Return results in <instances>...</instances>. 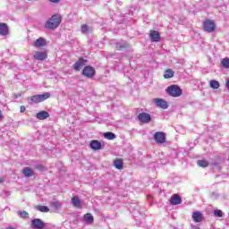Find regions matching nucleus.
<instances>
[{
    "mask_svg": "<svg viewBox=\"0 0 229 229\" xmlns=\"http://www.w3.org/2000/svg\"><path fill=\"white\" fill-rule=\"evenodd\" d=\"M62 24V15L59 13L54 14L50 17V19L46 22L45 28L47 30H55L58 26Z\"/></svg>",
    "mask_w": 229,
    "mask_h": 229,
    "instance_id": "nucleus-1",
    "label": "nucleus"
},
{
    "mask_svg": "<svg viewBox=\"0 0 229 229\" xmlns=\"http://www.w3.org/2000/svg\"><path fill=\"white\" fill-rule=\"evenodd\" d=\"M166 92L172 98H180L182 94V90L178 85H171L166 89Z\"/></svg>",
    "mask_w": 229,
    "mask_h": 229,
    "instance_id": "nucleus-2",
    "label": "nucleus"
},
{
    "mask_svg": "<svg viewBox=\"0 0 229 229\" xmlns=\"http://www.w3.org/2000/svg\"><path fill=\"white\" fill-rule=\"evenodd\" d=\"M202 28L204 31H207L208 33H212L216 31V22L212 20H205L202 24Z\"/></svg>",
    "mask_w": 229,
    "mask_h": 229,
    "instance_id": "nucleus-3",
    "label": "nucleus"
},
{
    "mask_svg": "<svg viewBox=\"0 0 229 229\" xmlns=\"http://www.w3.org/2000/svg\"><path fill=\"white\" fill-rule=\"evenodd\" d=\"M82 74L86 78H94L96 76V70L92 66H85L82 70Z\"/></svg>",
    "mask_w": 229,
    "mask_h": 229,
    "instance_id": "nucleus-4",
    "label": "nucleus"
},
{
    "mask_svg": "<svg viewBox=\"0 0 229 229\" xmlns=\"http://www.w3.org/2000/svg\"><path fill=\"white\" fill-rule=\"evenodd\" d=\"M88 60L82 57L79 58V60L73 64L74 71L80 72L85 65L88 64Z\"/></svg>",
    "mask_w": 229,
    "mask_h": 229,
    "instance_id": "nucleus-5",
    "label": "nucleus"
},
{
    "mask_svg": "<svg viewBox=\"0 0 229 229\" xmlns=\"http://www.w3.org/2000/svg\"><path fill=\"white\" fill-rule=\"evenodd\" d=\"M153 103H155L158 108H162V110H167V108L169 107V105H167V101L162 98H153Z\"/></svg>",
    "mask_w": 229,
    "mask_h": 229,
    "instance_id": "nucleus-6",
    "label": "nucleus"
},
{
    "mask_svg": "<svg viewBox=\"0 0 229 229\" xmlns=\"http://www.w3.org/2000/svg\"><path fill=\"white\" fill-rule=\"evenodd\" d=\"M30 227L33 229H43L46 227V224L40 218H35L31 221Z\"/></svg>",
    "mask_w": 229,
    "mask_h": 229,
    "instance_id": "nucleus-7",
    "label": "nucleus"
},
{
    "mask_svg": "<svg viewBox=\"0 0 229 229\" xmlns=\"http://www.w3.org/2000/svg\"><path fill=\"white\" fill-rule=\"evenodd\" d=\"M34 60L44 62L47 58V52L46 51H36L33 55Z\"/></svg>",
    "mask_w": 229,
    "mask_h": 229,
    "instance_id": "nucleus-8",
    "label": "nucleus"
},
{
    "mask_svg": "<svg viewBox=\"0 0 229 229\" xmlns=\"http://www.w3.org/2000/svg\"><path fill=\"white\" fill-rule=\"evenodd\" d=\"M138 119L140 123H143L144 124H147L148 123H151V115L148 113H140L138 115Z\"/></svg>",
    "mask_w": 229,
    "mask_h": 229,
    "instance_id": "nucleus-9",
    "label": "nucleus"
},
{
    "mask_svg": "<svg viewBox=\"0 0 229 229\" xmlns=\"http://www.w3.org/2000/svg\"><path fill=\"white\" fill-rule=\"evenodd\" d=\"M154 140L157 144H164L165 142V133L157 131L154 134Z\"/></svg>",
    "mask_w": 229,
    "mask_h": 229,
    "instance_id": "nucleus-10",
    "label": "nucleus"
},
{
    "mask_svg": "<svg viewBox=\"0 0 229 229\" xmlns=\"http://www.w3.org/2000/svg\"><path fill=\"white\" fill-rule=\"evenodd\" d=\"M47 44V41H46V38H38V39L33 43V46H34V47L40 48V47H46Z\"/></svg>",
    "mask_w": 229,
    "mask_h": 229,
    "instance_id": "nucleus-11",
    "label": "nucleus"
},
{
    "mask_svg": "<svg viewBox=\"0 0 229 229\" xmlns=\"http://www.w3.org/2000/svg\"><path fill=\"white\" fill-rule=\"evenodd\" d=\"M149 37L152 42H160V33L157 30H150Z\"/></svg>",
    "mask_w": 229,
    "mask_h": 229,
    "instance_id": "nucleus-12",
    "label": "nucleus"
},
{
    "mask_svg": "<svg viewBox=\"0 0 229 229\" xmlns=\"http://www.w3.org/2000/svg\"><path fill=\"white\" fill-rule=\"evenodd\" d=\"M90 148L94 151H99V149H101V142L98 140H93L90 141Z\"/></svg>",
    "mask_w": 229,
    "mask_h": 229,
    "instance_id": "nucleus-13",
    "label": "nucleus"
},
{
    "mask_svg": "<svg viewBox=\"0 0 229 229\" xmlns=\"http://www.w3.org/2000/svg\"><path fill=\"white\" fill-rule=\"evenodd\" d=\"M192 219L195 223H201L203 221V214L199 211L193 212Z\"/></svg>",
    "mask_w": 229,
    "mask_h": 229,
    "instance_id": "nucleus-14",
    "label": "nucleus"
},
{
    "mask_svg": "<svg viewBox=\"0 0 229 229\" xmlns=\"http://www.w3.org/2000/svg\"><path fill=\"white\" fill-rule=\"evenodd\" d=\"M172 205H180L182 203V198L178 194H174L170 199Z\"/></svg>",
    "mask_w": 229,
    "mask_h": 229,
    "instance_id": "nucleus-15",
    "label": "nucleus"
},
{
    "mask_svg": "<svg viewBox=\"0 0 229 229\" xmlns=\"http://www.w3.org/2000/svg\"><path fill=\"white\" fill-rule=\"evenodd\" d=\"M36 117L39 121H44V120L49 118V113H47V111H41L36 114Z\"/></svg>",
    "mask_w": 229,
    "mask_h": 229,
    "instance_id": "nucleus-16",
    "label": "nucleus"
},
{
    "mask_svg": "<svg viewBox=\"0 0 229 229\" xmlns=\"http://www.w3.org/2000/svg\"><path fill=\"white\" fill-rule=\"evenodd\" d=\"M0 35L3 37L8 35V25L4 22L0 23Z\"/></svg>",
    "mask_w": 229,
    "mask_h": 229,
    "instance_id": "nucleus-17",
    "label": "nucleus"
},
{
    "mask_svg": "<svg viewBox=\"0 0 229 229\" xmlns=\"http://www.w3.org/2000/svg\"><path fill=\"white\" fill-rule=\"evenodd\" d=\"M22 173L26 178H31L33 176V169L30 166L24 167Z\"/></svg>",
    "mask_w": 229,
    "mask_h": 229,
    "instance_id": "nucleus-18",
    "label": "nucleus"
},
{
    "mask_svg": "<svg viewBox=\"0 0 229 229\" xmlns=\"http://www.w3.org/2000/svg\"><path fill=\"white\" fill-rule=\"evenodd\" d=\"M114 165L116 169H124V163H123V159L121 158L114 159Z\"/></svg>",
    "mask_w": 229,
    "mask_h": 229,
    "instance_id": "nucleus-19",
    "label": "nucleus"
},
{
    "mask_svg": "<svg viewBox=\"0 0 229 229\" xmlns=\"http://www.w3.org/2000/svg\"><path fill=\"white\" fill-rule=\"evenodd\" d=\"M72 205H73L75 208H81V200H80V198H78V196H74L72 199Z\"/></svg>",
    "mask_w": 229,
    "mask_h": 229,
    "instance_id": "nucleus-20",
    "label": "nucleus"
},
{
    "mask_svg": "<svg viewBox=\"0 0 229 229\" xmlns=\"http://www.w3.org/2000/svg\"><path fill=\"white\" fill-rule=\"evenodd\" d=\"M83 219L85 223H88L89 225H92L94 223V216L90 213H87L83 216Z\"/></svg>",
    "mask_w": 229,
    "mask_h": 229,
    "instance_id": "nucleus-21",
    "label": "nucleus"
},
{
    "mask_svg": "<svg viewBox=\"0 0 229 229\" xmlns=\"http://www.w3.org/2000/svg\"><path fill=\"white\" fill-rule=\"evenodd\" d=\"M28 101L30 105H32V103H41L39 95H34L31 98H29Z\"/></svg>",
    "mask_w": 229,
    "mask_h": 229,
    "instance_id": "nucleus-22",
    "label": "nucleus"
},
{
    "mask_svg": "<svg viewBox=\"0 0 229 229\" xmlns=\"http://www.w3.org/2000/svg\"><path fill=\"white\" fill-rule=\"evenodd\" d=\"M174 76V71L171 69H166L164 74V78L165 80H169L170 78H173Z\"/></svg>",
    "mask_w": 229,
    "mask_h": 229,
    "instance_id": "nucleus-23",
    "label": "nucleus"
},
{
    "mask_svg": "<svg viewBox=\"0 0 229 229\" xmlns=\"http://www.w3.org/2000/svg\"><path fill=\"white\" fill-rule=\"evenodd\" d=\"M209 86L211 87V89L217 90V89H219V87H220V84H219V81H217L216 80H212L209 82Z\"/></svg>",
    "mask_w": 229,
    "mask_h": 229,
    "instance_id": "nucleus-24",
    "label": "nucleus"
},
{
    "mask_svg": "<svg viewBox=\"0 0 229 229\" xmlns=\"http://www.w3.org/2000/svg\"><path fill=\"white\" fill-rule=\"evenodd\" d=\"M104 137L108 140H114L115 139V134L114 132L107 131L104 133Z\"/></svg>",
    "mask_w": 229,
    "mask_h": 229,
    "instance_id": "nucleus-25",
    "label": "nucleus"
},
{
    "mask_svg": "<svg viewBox=\"0 0 229 229\" xmlns=\"http://www.w3.org/2000/svg\"><path fill=\"white\" fill-rule=\"evenodd\" d=\"M221 65L224 69H229V58L225 57L221 60Z\"/></svg>",
    "mask_w": 229,
    "mask_h": 229,
    "instance_id": "nucleus-26",
    "label": "nucleus"
},
{
    "mask_svg": "<svg viewBox=\"0 0 229 229\" xmlns=\"http://www.w3.org/2000/svg\"><path fill=\"white\" fill-rule=\"evenodd\" d=\"M39 96V100L41 101H46V99H49V98H51V93L49 92H46L42 95H38Z\"/></svg>",
    "mask_w": 229,
    "mask_h": 229,
    "instance_id": "nucleus-27",
    "label": "nucleus"
},
{
    "mask_svg": "<svg viewBox=\"0 0 229 229\" xmlns=\"http://www.w3.org/2000/svg\"><path fill=\"white\" fill-rule=\"evenodd\" d=\"M18 215L21 219H30V213L28 211H19Z\"/></svg>",
    "mask_w": 229,
    "mask_h": 229,
    "instance_id": "nucleus-28",
    "label": "nucleus"
},
{
    "mask_svg": "<svg viewBox=\"0 0 229 229\" xmlns=\"http://www.w3.org/2000/svg\"><path fill=\"white\" fill-rule=\"evenodd\" d=\"M197 165H199V167H208V161L207 160H198L197 161Z\"/></svg>",
    "mask_w": 229,
    "mask_h": 229,
    "instance_id": "nucleus-29",
    "label": "nucleus"
},
{
    "mask_svg": "<svg viewBox=\"0 0 229 229\" xmlns=\"http://www.w3.org/2000/svg\"><path fill=\"white\" fill-rule=\"evenodd\" d=\"M36 208L39 212H49V208H47V206H37Z\"/></svg>",
    "mask_w": 229,
    "mask_h": 229,
    "instance_id": "nucleus-30",
    "label": "nucleus"
},
{
    "mask_svg": "<svg viewBox=\"0 0 229 229\" xmlns=\"http://www.w3.org/2000/svg\"><path fill=\"white\" fill-rule=\"evenodd\" d=\"M52 207L55 210H60V208H62V204L60 202H53Z\"/></svg>",
    "mask_w": 229,
    "mask_h": 229,
    "instance_id": "nucleus-31",
    "label": "nucleus"
},
{
    "mask_svg": "<svg viewBox=\"0 0 229 229\" xmlns=\"http://www.w3.org/2000/svg\"><path fill=\"white\" fill-rule=\"evenodd\" d=\"M215 217H223V211L220 209H216L214 211Z\"/></svg>",
    "mask_w": 229,
    "mask_h": 229,
    "instance_id": "nucleus-32",
    "label": "nucleus"
},
{
    "mask_svg": "<svg viewBox=\"0 0 229 229\" xmlns=\"http://www.w3.org/2000/svg\"><path fill=\"white\" fill-rule=\"evenodd\" d=\"M81 31L82 33H89V26L87 24L81 25Z\"/></svg>",
    "mask_w": 229,
    "mask_h": 229,
    "instance_id": "nucleus-33",
    "label": "nucleus"
},
{
    "mask_svg": "<svg viewBox=\"0 0 229 229\" xmlns=\"http://www.w3.org/2000/svg\"><path fill=\"white\" fill-rule=\"evenodd\" d=\"M128 47H129V45L125 44L123 46L117 47V48H118V51H123V49H126V48H128Z\"/></svg>",
    "mask_w": 229,
    "mask_h": 229,
    "instance_id": "nucleus-34",
    "label": "nucleus"
},
{
    "mask_svg": "<svg viewBox=\"0 0 229 229\" xmlns=\"http://www.w3.org/2000/svg\"><path fill=\"white\" fill-rule=\"evenodd\" d=\"M20 112H21V114H24V112H26V106H21Z\"/></svg>",
    "mask_w": 229,
    "mask_h": 229,
    "instance_id": "nucleus-35",
    "label": "nucleus"
},
{
    "mask_svg": "<svg viewBox=\"0 0 229 229\" xmlns=\"http://www.w3.org/2000/svg\"><path fill=\"white\" fill-rule=\"evenodd\" d=\"M4 119V116L3 115V112L0 110V121H3Z\"/></svg>",
    "mask_w": 229,
    "mask_h": 229,
    "instance_id": "nucleus-36",
    "label": "nucleus"
},
{
    "mask_svg": "<svg viewBox=\"0 0 229 229\" xmlns=\"http://www.w3.org/2000/svg\"><path fill=\"white\" fill-rule=\"evenodd\" d=\"M50 1V3H60V0H49Z\"/></svg>",
    "mask_w": 229,
    "mask_h": 229,
    "instance_id": "nucleus-37",
    "label": "nucleus"
},
{
    "mask_svg": "<svg viewBox=\"0 0 229 229\" xmlns=\"http://www.w3.org/2000/svg\"><path fill=\"white\" fill-rule=\"evenodd\" d=\"M3 182H4V178L0 177V183H3Z\"/></svg>",
    "mask_w": 229,
    "mask_h": 229,
    "instance_id": "nucleus-38",
    "label": "nucleus"
},
{
    "mask_svg": "<svg viewBox=\"0 0 229 229\" xmlns=\"http://www.w3.org/2000/svg\"><path fill=\"white\" fill-rule=\"evenodd\" d=\"M226 87H227V89H228V90H229V80H228L227 82H226Z\"/></svg>",
    "mask_w": 229,
    "mask_h": 229,
    "instance_id": "nucleus-39",
    "label": "nucleus"
},
{
    "mask_svg": "<svg viewBox=\"0 0 229 229\" xmlns=\"http://www.w3.org/2000/svg\"><path fill=\"white\" fill-rule=\"evenodd\" d=\"M6 229H14L13 227L10 226V227H7Z\"/></svg>",
    "mask_w": 229,
    "mask_h": 229,
    "instance_id": "nucleus-40",
    "label": "nucleus"
},
{
    "mask_svg": "<svg viewBox=\"0 0 229 229\" xmlns=\"http://www.w3.org/2000/svg\"><path fill=\"white\" fill-rule=\"evenodd\" d=\"M15 98H21V95H16Z\"/></svg>",
    "mask_w": 229,
    "mask_h": 229,
    "instance_id": "nucleus-41",
    "label": "nucleus"
},
{
    "mask_svg": "<svg viewBox=\"0 0 229 229\" xmlns=\"http://www.w3.org/2000/svg\"><path fill=\"white\" fill-rule=\"evenodd\" d=\"M193 229H201V228H199V227H194Z\"/></svg>",
    "mask_w": 229,
    "mask_h": 229,
    "instance_id": "nucleus-42",
    "label": "nucleus"
}]
</instances>
